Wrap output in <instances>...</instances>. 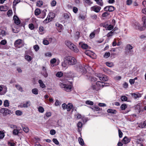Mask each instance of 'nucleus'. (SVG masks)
I'll return each mask as SVG.
<instances>
[{
    "mask_svg": "<svg viewBox=\"0 0 146 146\" xmlns=\"http://www.w3.org/2000/svg\"><path fill=\"white\" fill-rule=\"evenodd\" d=\"M97 3L99 5L102 6L103 5V3L102 0H95Z\"/></svg>",
    "mask_w": 146,
    "mask_h": 146,
    "instance_id": "nucleus-26",
    "label": "nucleus"
},
{
    "mask_svg": "<svg viewBox=\"0 0 146 146\" xmlns=\"http://www.w3.org/2000/svg\"><path fill=\"white\" fill-rule=\"evenodd\" d=\"M63 73L61 72H58L56 74V76L61 77L63 76Z\"/></svg>",
    "mask_w": 146,
    "mask_h": 146,
    "instance_id": "nucleus-38",
    "label": "nucleus"
},
{
    "mask_svg": "<svg viewBox=\"0 0 146 146\" xmlns=\"http://www.w3.org/2000/svg\"><path fill=\"white\" fill-rule=\"evenodd\" d=\"M114 27L113 25H110L108 26H107V28H106V30H112L113 28Z\"/></svg>",
    "mask_w": 146,
    "mask_h": 146,
    "instance_id": "nucleus-43",
    "label": "nucleus"
},
{
    "mask_svg": "<svg viewBox=\"0 0 146 146\" xmlns=\"http://www.w3.org/2000/svg\"><path fill=\"white\" fill-rule=\"evenodd\" d=\"M2 9V11H5L8 9V7L7 6H1Z\"/></svg>",
    "mask_w": 146,
    "mask_h": 146,
    "instance_id": "nucleus-33",
    "label": "nucleus"
},
{
    "mask_svg": "<svg viewBox=\"0 0 146 146\" xmlns=\"http://www.w3.org/2000/svg\"><path fill=\"white\" fill-rule=\"evenodd\" d=\"M15 86L17 88V89L21 92H23V88L20 85L16 84L15 85Z\"/></svg>",
    "mask_w": 146,
    "mask_h": 146,
    "instance_id": "nucleus-21",
    "label": "nucleus"
},
{
    "mask_svg": "<svg viewBox=\"0 0 146 146\" xmlns=\"http://www.w3.org/2000/svg\"><path fill=\"white\" fill-rule=\"evenodd\" d=\"M54 17V14L50 13H49L47 18L43 21V23H46L51 21L52 20Z\"/></svg>",
    "mask_w": 146,
    "mask_h": 146,
    "instance_id": "nucleus-5",
    "label": "nucleus"
},
{
    "mask_svg": "<svg viewBox=\"0 0 146 146\" xmlns=\"http://www.w3.org/2000/svg\"><path fill=\"white\" fill-rule=\"evenodd\" d=\"M110 54L109 52H106L105 53L104 57L105 58H107L110 57Z\"/></svg>",
    "mask_w": 146,
    "mask_h": 146,
    "instance_id": "nucleus-40",
    "label": "nucleus"
},
{
    "mask_svg": "<svg viewBox=\"0 0 146 146\" xmlns=\"http://www.w3.org/2000/svg\"><path fill=\"white\" fill-rule=\"evenodd\" d=\"M78 141L79 143L82 145H83L84 144V142L83 139L80 137H79L78 138Z\"/></svg>",
    "mask_w": 146,
    "mask_h": 146,
    "instance_id": "nucleus-31",
    "label": "nucleus"
},
{
    "mask_svg": "<svg viewBox=\"0 0 146 146\" xmlns=\"http://www.w3.org/2000/svg\"><path fill=\"white\" fill-rule=\"evenodd\" d=\"M90 17L93 20H96L97 18V15L95 14L91 15Z\"/></svg>",
    "mask_w": 146,
    "mask_h": 146,
    "instance_id": "nucleus-53",
    "label": "nucleus"
},
{
    "mask_svg": "<svg viewBox=\"0 0 146 146\" xmlns=\"http://www.w3.org/2000/svg\"><path fill=\"white\" fill-rule=\"evenodd\" d=\"M138 127L141 128H145V125H144L143 123H140L138 125Z\"/></svg>",
    "mask_w": 146,
    "mask_h": 146,
    "instance_id": "nucleus-64",
    "label": "nucleus"
},
{
    "mask_svg": "<svg viewBox=\"0 0 146 146\" xmlns=\"http://www.w3.org/2000/svg\"><path fill=\"white\" fill-rule=\"evenodd\" d=\"M53 141L56 145H58L59 144V142L58 140L55 138H54L52 139Z\"/></svg>",
    "mask_w": 146,
    "mask_h": 146,
    "instance_id": "nucleus-59",
    "label": "nucleus"
},
{
    "mask_svg": "<svg viewBox=\"0 0 146 146\" xmlns=\"http://www.w3.org/2000/svg\"><path fill=\"white\" fill-rule=\"evenodd\" d=\"M26 60L28 61H30L32 59V58L28 55H26L25 56Z\"/></svg>",
    "mask_w": 146,
    "mask_h": 146,
    "instance_id": "nucleus-34",
    "label": "nucleus"
},
{
    "mask_svg": "<svg viewBox=\"0 0 146 146\" xmlns=\"http://www.w3.org/2000/svg\"><path fill=\"white\" fill-rule=\"evenodd\" d=\"M33 48L36 51H37L39 49V47L37 45H36L34 46Z\"/></svg>",
    "mask_w": 146,
    "mask_h": 146,
    "instance_id": "nucleus-54",
    "label": "nucleus"
},
{
    "mask_svg": "<svg viewBox=\"0 0 146 146\" xmlns=\"http://www.w3.org/2000/svg\"><path fill=\"white\" fill-rule=\"evenodd\" d=\"M0 113H2L3 116H6V115L10 114L11 111L7 109L2 108L0 110Z\"/></svg>",
    "mask_w": 146,
    "mask_h": 146,
    "instance_id": "nucleus-9",
    "label": "nucleus"
},
{
    "mask_svg": "<svg viewBox=\"0 0 146 146\" xmlns=\"http://www.w3.org/2000/svg\"><path fill=\"white\" fill-rule=\"evenodd\" d=\"M45 55L46 56L51 57L52 54L50 52H47L45 53Z\"/></svg>",
    "mask_w": 146,
    "mask_h": 146,
    "instance_id": "nucleus-63",
    "label": "nucleus"
},
{
    "mask_svg": "<svg viewBox=\"0 0 146 146\" xmlns=\"http://www.w3.org/2000/svg\"><path fill=\"white\" fill-rule=\"evenodd\" d=\"M41 73L46 78L48 77V74L47 73L46 68L45 67H42V70Z\"/></svg>",
    "mask_w": 146,
    "mask_h": 146,
    "instance_id": "nucleus-11",
    "label": "nucleus"
},
{
    "mask_svg": "<svg viewBox=\"0 0 146 146\" xmlns=\"http://www.w3.org/2000/svg\"><path fill=\"white\" fill-rule=\"evenodd\" d=\"M109 14L108 13V12H104L102 13V17H107L108 16Z\"/></svg>",
    "mask_w": 146,
    "mask_h": 146,
    "instance_id": "nucleus-50",
    "label": "nucleus"
},
{
    "mask_svg": "<svg viewBox=\"0 0 146 146\" xmlns=\"http://www.w3.org/2000/svg\"><path fill=\"white\" fill-rule=\"evenodd\" d=\"M84 1L85 3L88 5H90L92 3L91 0H84Z\"/></svg>",
    "mask_w": 146,
    "mask_h": 146,
    "instance_id": "nucleus-47",
    "label": "nucleus"
},
{
    "mask_svg": "<svg viewBox=\"0 0 146 146\" xmlns=\"http://www.w3.org/2000/svg\"><path fill=\"white\" fill-rule=\"evenodd\" d=\"M38 82L40 84V87L42 88H45V85L43 83V82L41 80H40L38 81Z\"/></svg>",
    "mask_w": 146,
    "mask_h": 146,
    "instance_id": "nucleus-19",
    "label": "nucleus"
},
{
    "mask_svg": "<svg viewBox=\"0 0 146 146\" xmlns=\"http://www.w3.org/2000/svg\"><path fill=\"white\" fill-rule=\"evenodd\" d=\"M106 64L107 66L110 67H112L113 66V63L112 62H106Z\"/></svg>",
    "mask_w": 146,
    "mask_h": 146,
    "instance_id": "nucleus-39",
    "label": "nucleus"
},
{
    "mask_svg": "<svg viewBox=\"0 0 146 146\" xmlns=\"http://www.w3.org/2000/svg\"><path fill=\"white\" fill-rule=\"evenodd\" d=\"M38 110L40 112L43 113L44 111V109L42 106H40L38 108Z\"/></svg>",
    "mask_w": 146,
    "mask_h": 146,
    "instance_id": "nucleus-56",
    "label": "nucleus"
},
{
    "mask_svg": "<svg viewBox=\"0 0 146 146\" xmlns=\"http://www.w3.org/2000/svg\"><path fill=\"white\" fill-rule=\"evenodd\" d=\"M106 83L102 82L100 81H98L95 84H92L91 86V88L93 90L98 91L102 88L104 86H106L107 85Z\"/></svg>",
    "mask_w": 146,
    "mask_h": 146,
    "instance_id": "nucleus-2",
    "label": "nucleus"
},
{
    "mask_svg": "<svg viewBox=\"0 0 146 146\" xmlns=\"http://www.w3.org/2000/svg\"><path fill=\"white\" fill-rule=\"evenodd\" d=\"M9 126L12 129H16L17 128V127L16 125L13 124H10L9 125Z\"/></svg>",
    "mask_w": 146,
    "mask_h": 146,
    "instance_id": "nucleus-61",
    "label": "nucleus"
},
{
    "mask_svg": "<svg viewBox=\"0 0 146 146\" xmlns=\"http://www.w3.org/2000/svg\"><path fill=\"white\" fill-rule=\"evenodd\" d=\"M40 10L38 8L36 9L35 11V14L36 16H38L41 13Z\"/></svg>",
    "mask_w": 146,
    "mask_h": 146,
    "instance_id": "nucleus-22",
    "label": "nucleus"
},
{
    "mask_svg": "<svg viewBox=\"0 0 146 146\" xmlns=\"http://www.w3.org/2000/svg\"><path fill=\"white\" fill-rule=\"evenodd\" d=\"M0 43L3 46H5L7 43V41L5 40L4 39L1 40Z\"/></svg>",
    "mask_w": 146,
    "mask_h": 146,
    "instance_id": "nucleus-51",
    "label": "nucleus"
},
{
    "mask_svg": "<svg viewBox=\"0 0 146 146\" xmlns=\"http://www.w3.org/2000/svg\"><path fill=\"white\" fill-rule=\"evenodd\" d=\"M121 99L122 101H126L127 100V98L125 96H122L121 97Z\"/></svg>",
    "mask_w": 146,
    "mask_h": 146,
    "instance_id": "nucleus-36",
    "label": "nucleus"
},
{
    "mask_svg": "<svg viewBox=\"0 0 146 146\" xmlns=\"http://www.w3.org/2000/svg\"><path fill=\"white\" fill-rule=\"evenodd\" d=\"M130 140L126 136L122 140V142L124 144H126L130 141Z\"/></svg>",
    "mask_w": 146,
    "mask_h": 146,
    "instance_id": "nucleus-15",
    "label": "nucleus"
},
{
    "mask_svg": "<svg viewBox=\"0 0 146 146\" xmlns=\"http://www.w3.org/2000/svg\"><path fill=\"white\" fill-rule=\"evenodd\" d=\"M99 78L100 80L103 81H106L108 80V77L104 75L100 74Z\"/></svg>",
    "mask_w": 146,
    "mask_h": 146,
    "instance_id": "nucleus-14",
    "label": "nucleus"
},
{
    "mask_svg": "<svg viewBox=\"0 0 146 146\" xmlns=\"http://www.w3.org/2000/svg\"><path fill=\"white\" fill-rule=\"evenodd\" d=\"M101 9L100 7L97 5H95L92 7L90 8V10L91 11H94L96 13H98Z\"/></svg>",
    "mask_w": 146,
    "mask_h": 146,
    "instance_id": "nucleus-8",
    "label": "nucleus"
},
{
    "mask_svg": "<svg viewBox=\"0 0 146 146\" xmlns=\"http://www.w3.org/2000/svg\"><path fill=\"white\" fill-rule=\"evenodd\" d=\"M65 44L69 48L74 52L77 53L78 52V49L70 41L68 40H66L65 42Z\"/></svg>",
    "mask_w": 146,
    "mask_h": 146,
    "instance_id": "nucleus-3",
    "label": "nucleus"
},
{
    "mask_svg": "<svg viewBox=\"0 0 146 146\" xmlns=\"http://www.w3.org/2000/svg\"><path fill=\"white\" fill-rule=\"evenodd\" d=\"M5 136V134L2 131H0V139H3Z\"/></svg>",
    "mask_w": 146,
    "mask_h": 146,
    "instance_id": "nucleus-49",
    "label": "nucleus"
},
{
    "mask_svg": "<svg viewBox=\"0 0 146 146\" xmlns=\"http://www.w3.org/2000/svg\"><path fill=\"white\" fill-rule=\"evenodd\" d=\"M22 40L20 39H19L16 40L14 43V45L15 47L17 48H19V45L22 44Z\"/></svg>",
    "mask_w": 146,
    "mask_h": 146,
    "instance_id": "nucleus-12",
    "label": "nucleus"
},
{
    "mask_svg": "<svg viewBox=\"0 0 146 146\" xmlns=\"http://www.w3.org/2000/svg\"><path fill=\"white\" fill-rule=\"evenodd\" d=\"M9 103L7 100H5L4 102V105L5 107H8L9 106Z\"/></svg>",
    "mask_w": 146,
    "mask_h": 146,
    "instance_id": "nucleus-35",
    "label": "nucleus"
},
{
    "mask_svg": "<svg viewBox=\"0 0 146 146\" xmlns=\"http://www.w3.org/2000/svg\"><path fill=\"white\" fill-rule=\"evenodd\" d=\"M13 14L12 11L11 10H9L7 13V15L8 17L11 16Z\"/></svg>",
    "mask_w": 146,
    "mask_h": 146,
    "instance_id": "nucleus-41",
    "label": "nucleus"
},
{
    "mask_svg": "<svg viewBox=\"0 0 146 146\" xmlns=\"http://www.w3.org/2000/svg\"><path fill=\"white\" fill-rule=\"evenodd\" d=\"M39 33L40 34H43V33L42 32L44 30V28L42 26H40L39 27Z\"/></svg>",
    "mask_w": 146,
    "mask_h": 146,
    "instance_id": "nucleus-46",
    "label": "nucleus"
},
{
    "mask_svg": "<svg viewBox=\"0 0 146 146\" xmlns=\"http://www.w3.org/2000/svg\"><path fill=\"white\" fill-rule=\"evenodd\" d=\"M43 43L45 45H48L49 44V42L47 40L44 39L43 40Z\"/></svg>",
    "mask_w": 146,
    "mask_h": 146,
    "instance_id": "nucleus-52",
    "label": "nucleus"
},
{
    "mask_svg": "<svg viewBox=\"0 0 146 146\" xmlns=\"http://www.w3.org/2000/svg\"><path fill=\"white\" fill-rule=\"evenodd\" d=\"M142 20L143 21V24L145 25H146V17H144L142 18Z\"/></svg>",
    "mask_w": 146,
    "mask_h": 146,
    "instance_id": "nucleus-60",
    "label": "nucleus"
},
{
    "mask_svg": "<svg viewBox=\"0 0 146 146\" xmlns=\"http://www.w3.org/2000/svg\"><path fill=\"white\" fill-rule=\"evenodd\" d=\"M40 14V15H39V18L42 19L44 18L46 15V12L44 11L41 12Z\"/></svg>",
    "mask_w": 146,
    "mask_h": 146,
    "instance_id": "nucleus-25",
    "label": "nucleus"
},
{
    "mask_svg": "<svg viewBox=\"0 0 146 146\" xmlns=\"http://www.w3.org/2000/svg\"><path fill=\"white\" fill-rule=\"evenodd\" d=\"M30 102L29 101H27L24 104L23 106L21 107L27 108L30 106Z\"/></svg>",
    "mask_w": 146,
    "mask_h": 146,
    "instance_id": "nucleus-24",
    "label": "nucleus"
},
{
    "mask_svg": "<svg viewBox=\"0 0 146 146\" xmlns=\"http://www.w3.org/2000/svg\"><path fill=\"white\" fill-rule=\"evenodd\" d=\"M115 8L112 6H107L105 7L104 10L106 11L112 12L114 10Z\"/></svg>",
    "mask_w": 146,
    "mask_h": 146,
    "instance_id": "nucleus-10",
    "label": "nucleus"
},
{
    "mask_svg": "<svg viewBox=\"0 0 146 146\" xmlns=\"http://www.w3.org/2000/svg\"><path fill=\"white\" fill-rule=\"evenodd\" d=\"M107 111L108 113L113 114L116 113V110L110 109H108L107 110Z\"/></svg>",
    "mask_w": 146,
    "mask_h": 146,
    "instance_id": "nucleus-27",
    "label": "nucleus"
},
{
    "mask_svg": "<svg viewBox=\"0 0 146 146\" xmlns=\"http://www.w3.org/2000/svg\"><path fill=\"white\" fill-rule=\"evenodd\" d=\"M127 108L126 105L125 104H123L121 105V108L122 110H125Z\"/></svg>",
    "mask_w": 146,
    "mask_h": 146,
    "instance_id": "nucleus-57",
    "label": "nucleus"
},
{
    "mask_svg": "<svg viewBox=\"0 0 146 146\" xmlns=\"http://www.w3.org/2000/svg\"><path fill=\"white\" fill-rule=\"evenodd\" d=\"M86 18V16L84 14H80L78 17V18L79 19L83 20Z\"/></svg>",
    "mask_w": 146,
    "mask_h": 146,
    "instance_id": "nucleus-20",
    "label": "nucleus"
},
{
    "mask_svg": "<svg viewBox=\"0 0 146 146\" xmlns=\"http://www.w3.org/2000/svg\"><path fill=\"white\" fill-rule=\"evenodd\" d=\"M64 62L62 63L63 67L67 68L68 65H74L76 64L77 60L74 57L71 56H66L64 59Z\"/></svg>",
    "mask_w": 146,
    "mask_h": 146,
    "instance_id": "nucleus-1",
    "label": "nucleus"
},
{
    "mask_svg": "<svg viewBox=\"0 0 146 146\" xmlns=\"http://www.w3.org/2000/svg\"><path fill=\"white\" fill-rule=\"evenodd\" d=\"M80 71L82 73V74H84L86 72V70L84 66L80 67Z\"/></svg>",
    "mask_w": 146,
    "mask_h": 146,
    "instance_id": "nucleus-16",
    "label": "nucleus"
},
{
    "mask_svg": "<svg viewBox=\"0 0 146 146\" xmlns=\"http://www.w3.org/2000/svg\"><path fill=\"white\" fill-rule=\"evenodd\" d=\"M133 47L130 44H127L125 47V50L126 54L131 53L133 52Z\"/></svg>",
    "mask_w": 146,
    "mask_h": 146,
    "instance_id": "nucleus-7",
    "label": "nucleus"
},
{
    "mask_svg": "<svg viewBox=\"0 0 146 146\" xmlns=\"http://www.w3.org/2000/svg\"><path fill=\"white\" fill-rule=\"evenodd\" d=\"M79 44L81 46L82 48L83 49H86L88 47V46L87 44L83 43L81 42L79 43Z\"/></svg>",
    "mask_w": 146,
    "mask_h": 146,
    "instance_id": "nucleus-23",
    "label": "nucleus"
},
{
    "mask_svg": "<svg viewBox=\"0 0 146 146\" xmlns=\"http://www.w3.org/2000/svg\"><path fill=\"white\" fill-rule=\"evenodd\" d=\"M59 85L61 88L66 92H69L72 90V87L70 85H67L60 83Z\"/></svg>",
    "mask_w": 146,
    "mask_h": 146,
    "instance_id": "nucleus-4",
    "label": "nucleus"
},
{
    "mask_svg": "<svg viewBox=\"0 0 146 146\" xmlns=\"http://www.w3.org/2000/svg\"><path fill=\"white\" fill-rule=\"evenodd\" d=\"M29 27L31 30H33L34 28V25L32 23L30 24L29 25Z\"/></svg>",
    "mask_w": 146,
    "mask_h": 146,
    "instance_id": "nucleus-62",
    "label": "nucleus"
},
{
    "mask_svg": "<svg viewBox=\"0 0 146 146\" xmlns=\"http://www.w3.org/2000/svg\"><path fill=\"white\" fill-rule=\"evenodd\" d=\"M13 19L16 25H18L20 24V21L17 16L14 15L13 16Z\"/></svg>",
    "mask_w": 146,
    "mask_h": 146,
    "instance_id": "nucleus-13",
    "label": "nucleus"
},
{
    "mask_svg": "<svg viewBox=\"0 0 146 146\" xmlns=\"http://www.w3.org/2000/svg\"><path fill=\"white\" fill-rule=\"evenodd\" d=\"M66 109L68 111H70L73 107L72 104L69 103L67 105Z\"/></svg>",
    "mask_w": 146,
    "mask_h": 146,
    "instance_id": "nucleus-18",
    "label": "nucleus"
},
{
    "mask_svg": "<svg viewBox=\"0 0 146 146\" xmlns=\"http://www.w3.org/2000/svg\"><path fill=\"white\" fill-rule=\"evenodd\" d=\"M20 1V0H14L13 2V5L15 6Z\"/></svg>",
    "mask_w": 146,
    "mask_h": 146,
    "instance_id": "nucleus-55",
    "label": "nucleus"
},
{
    "mask_svg": "<svg viewBox=\"0 0 146 146\" xmlns=\"http://www.w3.org/2000/svg\"><path fill=\"white\" fill-rule=\"evenodd\" d=\"M43 3L42 1H38L36 3V6L38 7H41L43 5Z\"/></svg>",
    "mask_w": 146,
    "mask_h": 146,
    "instance_id": "nucleus-32",
    "label": "nucleus"
},
{
    "mask_svg": "<svg viewBox=\"0 0 146 146\" xmlns=\"http://www.w3.org/2000/svg\"><path fill=\"white\" fill-rule=\"evenodd\" d=\"M85 54L87 55L90 56H91V54H92L93 52L90 50H86L85 52Z\"/></svg>",
    "mask_w": 146,
    "mask_h": 146,
    "instance_id": "nucleus-29",
    "label": "nucleus"
},
{
    "mask_svg": "<svg viewBox=\"0 0 146 146\" xmlns=\"http://www.w3.org/2000/svg\"><path fill=\"white\" fill-rule=\"evenodd\" d=\"M19 133V131L17 129H14L13 131V133L14 135H18Z\"/></svg>",
    "mask_w": 146,
    "mask_h": 146,
    "instance_id": "nucleus-42",
    "label": "nucleus"
},
{
    "mask_svg": "<svg viewBox=\"0 0 146 146\" xmlns=\"http://www.w3.org/2000/svg\"><path fill=\"white\" fill-rule=\"evenodd\" d=\"M113 32H112V31H111L107 34L106 36L108 37H109L110 36H111L113 35Z\"/></svg>",
    "mask_w": 146,
    "mask_h": 146,
    "instance_id": "nucleus-48",
    "label": "nucleus"
},
{
    "mask_svg": "<svg viewBox=\"0 0 146 146\" xmlns=\"http://www.w3.org/2000/svg\"><path fill=\"white\" fill-rule=\"evenodd\" d=\"M132 96H133L134 98L136 99L141 97V94L139 93L135 94L134 93L132 94Z\"/></svg>",
    "mask_w": 146,
    "mask_h": 146,
    "instance_id": "nucleus-17",
    "label": "nucleus"
},
{
    "mask_svg": "<svg viewBox=\"0 0 146 146\" xmlns=\"http://www.w3.org/2000/svg\"><path fill=\"white\" fill-rule=\"evenodd\" d=\"M22 127L24 131L26 133H27L29 131V129L28 127L27 126H23L22 125Z\"/></svg>",
    "mask_w": 146,
    "mask_h": 146,
    "instance_id": "nucleus-30",
    "label": "nucleus"
},
{
    "mask_svg": "<svg viewBox=\"0 0 146 146\" xmlns=\"http://www.w3.org/2000/svg\"><path fill=\"white\" fill-rule=\"evenodd\" d=\"M96 30H95L93 32H92V33L90 34V37L91 38H92L94 37V36L95 35V33L96 32Z\"/></svg>",
    "mask_w": 146,
    "mask_h": 146,
    "instance_id": "nucleus-44",
    "label": "nucleus"
},
{
    "mask_svg": "<svg viewBox=\"0 0 146 146\" xmlns=\"http://www.w3.org/2000/svg\"><path fill=\"white\" fill-rule=\"evenodd\" d=\"M85 103L88 105L92 106L94 104L93 102L90 100H87L86 101Z\"/></svg>",
    "mask_w": 146,
    "mask_h": 146,
    "instance_id": "nucleus-37",
    "label": "nucleus"
},
{
    "mask_svg": "<svg viewBox=\"0 0 146 146\" xmlns=\"http://www.w3.org/2000/svg\"><path fill=\"white\" fill-rule=\"evenodd\" d=\"M7 88L6 86L3 85H0V95H4L7 92Z\"/></svg>",
    "mask_w": 146,
    "mask_h": 146,
    "instance_id": "nucleus-6",
    "label": "nucleus"
},
{
    "mask_svg": "<svg viewBox=\"0 0 146 146\" xmlns=\"http://www.w3.org/2000/svg\"><path fill=\"white\" fill-rule=\"evenodd\" d=\"M93 110L94 111L96 110V111H98L100 110V108L98 106H95L94 107L92 108V107L90 108Z\"/></svg>",
    "mask_w": 146,
    "mask_h": 146,
    "instance_id": "nucleus-58",
    "label": "nucleus"
},
{
    "mask_svg": "<svg viewBox=\"0 0 146 146\" xmlns=\"http://www.w3.org/2000/svg\"><path fill=\"white\" fill-rule=\"evenodd\" d=\"M32 92V93L35 95H37L38 94V90L37 88H35L33 89Z\"/></svg>",
    "mask_w": 146,
    "mask_h": 146,
    "instance_id": "nucleus-28",
    "label": "nucleus"
},
{
    "mask_svg": "<svg viewBox=\"0 0 146 146\" xmlns=\"http://www.w3.org/2000/svg\"><path fill=\"white\" fill-rule=\"evenodd\" d=\"M15 113L17 115H21L22 114V112L21 111L18 110L15 111Z\"/></svg>",
    "mask_w": 146,
    "mask_h": 146,
    "instance_id": "nucleus-45",
    "label": "nucleus"
}]
</instances>
